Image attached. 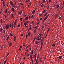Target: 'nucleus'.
Returning <instances> with one entry per match:
<instances>
[{
  "mask_svg": "<svg viewBox=\"0 0 64 64\" xmlns=\"http://www.w3.org/2000/svg\"><path fill=\"white\" fill-rule=\"evenodd\" d=\"M9 26L8 24H6V26H5V28L6 29V30H7L9 28Z\"/></svg>",
  "mask_w": 64,
  "mask_h": 64,
  "instance_id": "nucleus-1",
  "label": "nucleus"
},
{
  "mask_svg": "<svg viewBox=\"0 0 64 64\" xmlns=\"http://www.w3.org/2000/svg\"><path fill=\"white\" fill-rule=\"evenodd\" d=\"M10 4H11V5H12V6H14V4L12 2L10 1Z\"/></svg>",
  "mask_w": 64,
  "mask_h": 64,
  "instance_id": "nucleus-2",
  "label": "nucleus"
},
{
  "mask_svg": "<svg viewBox=\"0 0 64 64\" xmlns=\"http://www.w3.org/2000/svg\"><path fill=\"white\" fill-rule=\"evenodd\" d=\"M58 58L60 59H62V56H59L58 57Z\"/></svg>",
  "mask_w": 64,
  "mask_h": 64,
  "instance_id": "nucleus-3",
  "label": "nucleus"
},
{
  "mask_svg": "<svg viewBox=\"0 0 64 64\" xmlns=\"http://www.w3.org/2000/svg\"><path fill=\"white\" fill-rule=\"evenodd\" d=\"M12 11H13V12H15V8H12Z\"/></svg>",
  "mask_w": 64,
  "mask_h": 64,
  "instance_id": "nucleus-4",
  "label": "nucleus"
},
{
  "mask_svg": "<svg viewBox=\"0 0 64 64\" xmlns=\"http://www.w3.org/2000/svg\"><path fill=\"white\" fill-rule=\"evenodd\" d=\"M35 10H33L32 11V14H34L35 13Z\"/></svg>",
  "mask_w": 64,
  "mask_h": 64,
  "instance_id": "nucleus-5",
  "label": "nucleus"
},
{
  "mask_svg": "<svg viewBox=\"0 0 64 64\" xmlns=\"http://www.w3.org/2000/svg\"><path fill=\"white\" fill-rule=\"evenodd\" d=\"M30 58H31V59L32 60V58H33L32 57V54H30Z\"/></svg>",
  "mask_w": 64,
  "mask_h": 64,
  "instance_id": "nucleus-6",
  "label": "nucleus"
},
{
  "mask_svg": "<svg viewBox=\"0 0 64 64\" xmlns=\"http://www.w3.org/2000/svg\"><path fill=\"white\" fill-rule=\"evenodd\" d=\"M47 18L46 17H45L44 20V21H45L46 20V19H47Z\"/></svg>",
  "mask_w": 64,
  "mask_h": 64,
  "instance_id": "nucleus-7",
  "label": "nucleus"
},
{
  "mask_svg": "<svg viewBox=\"0 0 64 64\" xmlns=\"http://www.w3.org/2000/svg\"><path fill=\"white\" fill-rule=\"evenodd\" d=\"M21 13H22V11L18 12V14L20 15Z\"/></svg>",
  "mask_w": 64,
  "mask_h": 64,
  "instance_id": "nucleus-8",
  "label": "nucleus"
},
{
  "mask_svg": "<svg viewBox=\"0 0 64 64\" xmlns=\"http://www.w3.org/2000/svg\"><path fill=\"white\" fill-rule=\"evenodd\" d=\"M48 14V13H47L45 14H44V16H47V15Z\"/></svg>",
  "mask_w": 64,
  "mask_h": 64,
  "instance_id": "nucleus-9",
  "label": "nucleus"
},
{
  "mask_svg": "<svg viewBox=\"0 0 64 64\" xmlns=\"http://www.w3.org/2000/svg\"><path fill=\"white\" fill-rule=\"evenodd\" d=\"M12 45V43H11V42H10V43L9 46H11Z\"/></svg>",
  "mask_w": 64,
  "mask_h": 64,
  "instance_id": "nucleus-10",
  "label": "nucleus"
},
{
  "mask_svg": "<svg viewBox=\"0 0 64 64\" xmlns=\"http://www.w3.org/2000/svg\"><path fill=\"white\" fill-rule=\"evenodd\" d=\"M59 5H56V8L57 9L59 8Z\"/></svg>",
  "mask_w": 64,
  "mask_h": 64,
  "instance_id": "nucleus-11",
  "label": "nucleus"
},
{
  "mask_svg": "<svg viewBox=\"0 0 64 64\" xmlns=\"http://www.w3.org/2000/svg\"><path fill=\"white\" fill-rule=\"evenodd\" d=\"M6 62H7V60H5L4 61V64H5V63H6Z\"/></svg>",
  "mask_w": 64,
  "mask_h": 64,
  "instance_id": "nucleus-12",
  "label": "nucleus"
},
{
  "mask_svg": "<svg viewBox=\"0 0 64 64\" xmlns=\"http://www.w3.org/2000/svg\"><path fill=\"white\" fill-rule=\"evenodd\" d=\"M28 17H26L25 18V19L24 20H28Z\"/></svg>",
  "mask_w": 64,
  "mask_h": 64,
  "instance_id": "nucleus-13",
  "label": "nucleus"
},
{
  "mask_svg": "<svg viewBox=\"0 0 64 64\" xmlns=\"http://www.w3.org/2000/svg\"><path fill=\"white\" fill-rule=\"evenodd\" d=\"M58 15H59L58 14H57L55 17V18H57V17H58Z\"/></svg>",
  "mask_w": 64,
  "mask_h": 64,
  "instance_id": "nucleus-14",
  "label": "nucleus"
},
{
  "mask_svg": "<svg viewBox=\"0 0 64 64\" xmlns=\"http://www.w3.org/2000/svg\"><path fill=\"white\" fill-rule=\"evenodd\" d=\"M20 24H19V25H18V28L20 27Z\"/></svg>",
  "mask_w": 64,
  "mask_h": 64,
  "instance_id": "nucleus-15",
  "label": "nucleus"
},
{
  "mask_svg": "<svg viewBox=\"0 0 64 64\" xmlns=\"http://www.w3.org/2000/svg\"><path fill=\"white\" fill-rule=\"evenodd\" d=\"M3 29L1 28V29H0V32H2V31H3Z\"/></svg>",
  "mask_w": 64,
  "mask_h": 64,
  "instance_id": "nucleus-16",
  "label": "nucleus"
},
{
  "mask_svg": "<svg viewBox=\"0 0 64 64\" xmlns=\"http://www.w3.org/2000/svg\"><path fill=\"white\" fill-rule=\"evenodd\" d=\"M9 36H8L7 38H6V40H7L8 39H9Z\"/></svg>",
  "mask_w": 64,
  "mask_h": 64,
  "instance_id": "nucleus-17",
  "label": "nucleus"
},
{
  "mask_svg": "<svg viewBox=\"0 0 64 64\" xmlns=\"http://www.w3.org/2000/svg\"><path fill=\"white\" fill-rule=\"evenodd\" d=\"M28 36H30V32H28Z\"/></svg>",
  "mask_w": 64,
  "mask_h": 64,
  "instance_id": "nucleus-18",
  "label": "nucleus"
},
{
  "mask_svg": "<svg viewBox=\"0 0 64 64\" xmlns=\"http://www.w3.org/2000/svg\"><path fill=\"white\" fill-rule=\"evenodd\" d=\"M35 43H36V44H38V42H37V41H36L35 42Z\"/></svg>",
  "mask_w": 64,
  "mask_h": 64,
  "instance_id": "nucleus-19",
  "label": "nucleus"
},
{
  "mask_svg": "<svg viewBox=\"0 0 64 64\" xmlns=\"http://www.w3.org/2000/svg\"><path fill=\"white\" fill-rule=\"evenodd\" d=\"M38 27V26H37L36 27H34V28H36V29H37Z\"/></svg>",
  "mask_w": 64,
  "mask_h": 64,
  "instance_id": "nucleus-20",
  "label": "nucleus"
},
{
  "mask_svg": "<svg viewBox=\"0 0 64 64\" xmlns=\"http://www.w3.org/2000/svg\"><path fill=\"white\" fill-rule=\"evenodd\" d=\"M26 22H27V23H26V24H27L29 23V21L28 20L26 21Z\"/></svg>",
  "mask_w": 64,
  "mask_h": 64,
  "instance_id": "nucleus-21",
  "label": "nucleus"
},
{
  "mask_svg": "<svg viewBox=\"0 0 64 64\" xmlns=\"http://www.w3.org/2000/svg\"><path fill=\"white\" fill-rule=\"evenodd\" d=\"M42 12L43 13H44L45 12V10H43L42 11Z\"/></svg>",
  "mask_w": 64,
  "mask_h": 64,
  "instance_id": "nucleus-22",
  "label": "nucleus"
},
{
  "mask_svg": "<svg viewBox=\"0 0 64 64\" xmlns=\"http://www.w3.org/2000/svg\"><path fill=\"white\" fill-rule=\"evenodd\" d=\"M20 20H21V21H22V18H20Z\"/></svg>",
  "mask_w": 64,
  "mask_h": 64,
  "instance_id": "nucleus-23",
  "label": "nucleus"
},
{
  "mask_svg": "<svg viewBox=\"0 0 64 64\" xmlns=\"http://www.w3.org/2000/svg\"><path fill=\"white\" fill-rule=\"evenodd\" d=\"M48 16H49V14H48L47 16L46 17V18H48Z\"/></svg>",
  "mask_w": 64,
  "mask_h": 64,
  "instance_id": "nucleus-24",
  "label": "nucleus"
},
{
  "mask_svg": "<svg viewBox=\"0 0 64 64\" xmlns=\"http://www.w3.org/2000/svg\"><path fill=\"white\" fill-rule=\"evenodd\" d=\"M10 36H13V35H12V34H11V33H10Z\"/></svg>",
  "mask_w": 64,
  "mask_h": 64,
  "instance_id": "nucleus-25",
  "label": "nucleus"
},
{
  "mask_svg": "<svg viewBox=\"0 0 64 64\" xmlns=\"http://www.w3.org/2000/svg\"><path fill=\"white\" fill-rule=\"evenodd\" d=\"M24 26H27V24H26V23H24Z\"/></svg>",
  "mask_w": 64,
  "mask_h": 64,
  "instance_id": "nucleus-26",
  "label": "nucleus"
},
{
  "mask_svg": "<svg viewBox=\"0 0 64 64\" xmlns=\"http://www.w3.org/2000/svg\"><path fill=\"white\" fill-rule=\"evenodd\" d=\"M36 30H34V33H35V32H36Z\"/></svg>",
  "mask_w": 64,
  "mask_h": 64,
  "instance_id": "nucleus-27",
  "label": "nucleus"
},
{
  "mask_svg": "<svg viewBox=\"0 0 64 64\" xmlns=\"http://www.w3.org/2000/svg\"><path fill=\"white\" fill-rule=\"evenodd\" d=\"M23 16H27V15H26L24 14H23Z\"/></svg>",
  "mask_w": 64,
  "mask_h": 64,
  "instance_id": "nucleus-28",
  "label": "nucleus"
},
{
  "mask_svg": "<svg viewBox=\"0 0 64 64\" xmlns=\"http://www.w3.org/2000/svg\"><path fill=\"white\" fill-rule=\"evenodd\" d=\"M51 2V0H49V3H50Z\"/></svg>",
  "mask_w": 64,
  "mask_h": 64,
  "instance_id": "nucleus-29",
  "label": "nucleus"
},
{
  "mask_svg": "<svg viewBox=\"0 0 64 64\" xmlns=\"http://www.w3.org/2000/svg\"><path fill=\"white\" fill-rule=\"evenodd\" d=\"M61 17H60L59 18H58V19H59V20H60V19H61Z\"/></svg>",
  "mask_w": 64,
  "mask_h": 64,
  "instance_id": "nucleus-30",
  "label": "nucleus"
},
{
  "mask_svg": "<svg viewBox=\"0 0 64 64\" xmlns=\"http://www.w3.org/2000/svg\"><path fill=\"white\" fill-rule=\"evenodd\" d=\"M41 38H42V37H40V39H39V40H41Z\"/></svg>",
  "mask_w": 64,
  "mask_h": 64,
  "instance_id": "nucleus-31",
  "label": "nucleus"
},
{
  "mask_svg": "<svg viewBox=\"0 0 64 64\" xmlns=\"http://www.w3.org/2000/svg\"><path fill=\"white\" fill-rule=\"evenodd\" d=\"M39 35H40V36H41L42 35V34H41L40 33L39 34Z\"/></svg>",
  "mask_w": 64,
  "mask_h": 64,
  "instance_id": "nucleus-32",
  "label": "nucleus"
},
{
  "mask_svg": "<svg viewBox=\"0 0 64 64\" xmlns=\"http://www.w3.org/2000/svg\"><path fill=\"white\" fill-rule=\"evenodd\" d=\"M36 37H35L34 38V40H35V39H36Z\"/></svg>",
  "mask_w": 64,
  "mask_h": 64,
  "instance_id": "nucleus-33",
  "label": "nucleus"
},
{
  "mask_svg": "<svg viewBox=\"0 0 64 64\" xmlns=\"http://www.w3.org/2000/svg\"><path fill=\"white\" fill-rule=\"evenodd\" d=\"M55 44H52V46L53 47L54 46H55Z\"/></svg>",
  "mask_w": 64,
  "mask_h": 64,
  "instance_id": "nucleus-34",
  "label": "nucleus"
},
{
  "mask_svg": "<svg viewBox=\"0 0 64 64\" xmlns=\"http://www.w3.org/2000/svg\"><path fill=\"white\" fill-rule=\"evenodd\" d=\"M9 55V53H8L7 54V56H8Z\"/></svg>",
  "mask_w": 64,
  "mask_h": 64,
  "instance_id": "nucleus-35",
  "label": "nucleus"
},
{
  "mask_svg": "<svg viewBox=\"0 0 64 64\" xmlns=\"http://www.w3.org/2000/svg\"><path fill=\"white\" fill-rule=\"evenodd\" d=\"M20 5H23V3L21 2L20 3Z\"/></svg>",
  "mask_w": 64,
  "mask_h": 64,
  "instance_id": "nucleus-36",
  "label": "nucleus"
},
{
  "mask_svg": "<svg viewBox=\"0 0 64 64\" xmlns=\"http://www.w3.org/2000/svg\"><path fill=\"white\" fill-rule=\"evenodd\" d=\"M39 22H38L37 23V26H38V25H39Z\"/></svg>",
  "mask_w": 64,
  "mask_h": 64,
  "instance_id": "nucleus-37",
  "label": "nucleus"
},
{
  "mask_svg": "<svg viewBox=\"0 0 64 64\" xmlns=\"http://www.w3.org/2000/svg\"><path fill=\"white\" fill-rule=\"evenodd\" d=\"M14 25H16V22H15L14 23Z\"/></svg>",
  "mask_w": 64,
  "mask_h": 64,
  "instance_id": "nucleus-38",
  "label": "nucleus"
},
{
  "mask_svg": "<svg viewBox=\"0 0 64 64\" xmlns=\"http://www.w3.org/2000/svg\"><path fill=\"white\" fill-rule=\"evenodd\" d=\"M36 56H35V58H34L35 60H36Z\"/></svg>",
  "mask_w": 64,
  "mask_h": 64,
  "instance_id": "nucleus-39",
  "label": "nucleus"
},
{
  "mask_svg": "<svg viewBox=\"0 0 64 64\" xmlns=\"http://www.w3.org/2000/svg\"><path fill=\"white\" fill-rule=\"evenodd\" d=\"M18 8H20V6H18Z\"/></svg>",
  "mask_w": 64,
  "mask_h": 64,
  "instance_id": "nucleus-40",
  "label": "nucleus"
},
{
  "mask_svg": "<svg viewBox=\"0 0 64 64\" xmlns=\"http://www.w3.org/2000/svg\"><path fill=\"white\" fill-rule=\"evenodd\" d=\"M42 45H43V43H42V42L41 44V46H42Z\"/></svg>",
  "mask_w": 64,
  "mask_h": 64,
  "instance_id": "nucleus-41",
  "label": "nucleus"
},
{
  "mask_svg": "<svg viewBox=\"0 0 64 64\" xmlns=\"http://www.w3.org/2000/svg\"><path fill=\"white\" fill-rule=\"evenodd\" d=\"M25 44H23V46H25Z\"/></svg>",
  "mask_w": 64,
  "mask_h": 64,
  "instance_id": "nucleus-42",
  "label": "nucleus"
},
{
  "mask_svg": "<svg viewBox=\"0 0 64 64\" xmlns=\"http://www.w3.org/2000/svg\"><path fill=\"white\" fill-rule=\"evenodd\" d=\"M44 5L43 4H42L41 6V7H43Z\"/></svg>",
  "mask_w": 64,
  "mask_h": 64,
  "instance_id": "nucleus-43",
  "label": "nucleus"
},
{
  "mask_svg": "<svg viewBox=\"0 0 64 64\" xmlns=\"http://www.w3.org/2000/svg\"><path fill=\"white\" fill-rule=\"evenodd\" d=\"M33 51L32 50V54H33Z\"/></svg>",
  "mask_w": 64,
  "mask_h": 64,
  "instance_id": "nucleus-44",
  "label": "nucleus"
},
{
  "mask_svg": "<svg viewBox=\"0 0 64 64\" xmlns=\"http://www.w3.org/2000/svg\"><path fill=\"white\" fill-rule=\"evenodd\" d=\"M30 17H31V16H30V15L29 16V17H28V18L30 19Z\"/></svg>",
  "mask_w": 64,
  "mask_h": 64,
  "instance_id": "nucleus-45",
  "label": "nucleus"
},
{
  "mask_svg": "<svg viewBox=\"0 0 64 64\" xmlns=\"http://www.w3.org/2000/svg\"><path fill=\"white\" fill-rule=\"evenodd\" d=\"M37 40H39V38H38V39H37Z\"/></svg>",
  "mask_w": 64,
  "mask_h": 64,
  "instance_id": "nucleus-46",
  "label": "nucleus"
},
{
  "mask_svg": "<svg viewBox=\"0 0 64 64\" xmlns=\"http://www.w3.org/2000/svg\"><path fill=\"white\" fill-rule=\"evenodd\" d=\"M33 58H35V55H34L33 56Z\"/></svg>",
  "mask_w": 64,
  "mask_h": 64,
  "instance_id": "nucleus-47",
  "label": "nucleus"
},
{
  "mask_svg": "<svg viewBox=\"0 0 64 64\" xmlns=\"http://www.w3.org/2000/svg\"><path fill=\"white\" fill-rule=\"evenodd\" d=\"M14 3H15V5H16V4L17 3L16 2H14Z\"/></svg>",
  "mask_w": 64,
  "mask_h": 64,
  "instance_id": "nucleus-48",
  "label": "nucleus"
},
{
  "mask_svg": "<svg viewBox=\"0 0 64 64\" xmlns=\"http://www.w3.org/2000/svg\"><path fill=\"white\" fill-rule=\"evenodd\" d=\"M49 6H48V7H47V8L48 9H49Z\"/></svg>",
  "mask_w": 64,
  "mask_h": 64,
  "instance_id": "nucleus-49",
  "label": "nucleus"
},
{
  "mask_svg": "<svg viewBox=\"0 0 64 64\" xmlns=\"http://www.w3.org/2000/svg\"><path fill=\"white\" fill-rule=\"evenodd\" d=\"M33 15H32V18H33Z\"/></svg>",
  "mask_w": 64,
  "mask_h": 64,
  "instance_id": "nucleus-50",
  "label": "nucleus"
},
{
  "mask_svg": "<svg viewBox=\"0 0 64 64\" xmlns=\"http://www.w3.org/2000/svg\"><path fill=\"white\" fill-rule=\"evenodd\" d=\"M42 48V46H41L40 49H41V48Z\"/></svg>",
  "mask_w": 64,
  "mask_h": 64,
  "instance_id": "nucleus-51",
  "label": "nucleus"
},
{
  "mask_svg": "<svg viewBox=\"0 0 64 64\" xmlns=\"http://www.w3.org/2000/svg\"><path fill=\"white\" fill-rule=\"evenodd\" d=\"M36 55H37V54H35V57H36Z\"/></svg>",
  "mask_w": 64,
  "mask_h": 64,
  "instance_id": "nucleus-52",
  "label": "nucleus"
},
{
  "mask_svg": "<svg viewBox=\"0 0 64 64\" xmlns=\"http://www.w3.org/2000/svg\"><path fill=\"white\" fill-rule=\"evenodd\" d=\"M26 3H28V1H27V0H26Z\"/></svg>",
  "mask_w": 64,
  "mask_h": 64,
  "instance_id": "nucleus-53",
  "label": "nucleus"
},
{
  "mask_svg": "<svg viewBox=\"0 0 64 64\" xmlns=\"http://www.w3.org/2000/svg\"><path fill=\"white\" fill-rule=\"evenodd\" d=\"M4 16L5 18H6V17H7V16H6V15L5 16L4 15Z\"/></svg>",
  "mask_w": 64,
  "mask_h": 64,
  "instance_id": "nucleus-54",
  "label": "nucleus"
},
{
  "mask_svg": "<svg viewBox=\"0 0 64 64\" xmlns=\"http://www.w3.org/2000/svg\"><path fill=\"white\" fill-rule=\"evenodd\" d=\"M36 64H38V62L37 61H36Z\"/></svg>",
  "mask_w": 64,
  "mask_h": 64,
  "instance_id": "nucleus-55",
  "label": "nucleus"
},
{
  "mask_svg": "<svg viewBox=\"0 0 64 64\" xmlns=\"http://www.w3.org/2000/svg\"><path fill=\"white\" fill-rule=\"evenodd\" d=\"M14 39H16V36H14Z\"/></svg>",
  "mask_w": 64,
  "mask_h": 64,
  "instance_id": "nucleus-56",
  "label": "nucleus"
},
{
  "mask_svg": "<svg viewBox=\"0 0 64 64\" xmlns=\"http://www.w3.org/2000/svg\"><path fill=\"white\" fill-rule=\"evenodd\" d=\"M42 1H43V2H45V0H43Z\"/></svg>",
  "mask_w": 64,
  "mask_h": 64,
  "instance_id": "nucleus-57",
  "label": "nucleus"
},
{
  "mask_svg": "<svg viewBox=\"0 0 64 64\" xmlns=\"http://www.w3.org/2000/svg\"><path fill=\"white\" fill-rule=\"evenodd\" d=\"M50 28H49L48 30V32L49 31Z\"/></svg>",
  "mask_w": 64,
  "mask_h": 64,
  "instance_id": "nucleus-58",
  "label": "nucleus"
},
{
  "mask_svg": "<svg viewBox=\"0 0 64 64\" xmlns=\"http://www.w3.org/2000/svg\"><path fill=\"white\" fill-rule=\"evenodd\" d=\"M31 28V27H30V28H29V29H30V30H31V28Z\"/></svg>",
  "mask_w": 64,
  "mask_h": 64,
  "instance_id": "nucleus-59",
  "label": "nucleus"
},
{
  "mask_svg": "<svg viewBox=\"0 0 64 64\" xmlns=\"http://www.w3.org/2000/svg\"><path fill=\"white\" fill-rule=\"evenodd\" d=\"M10 27H11V24L10 25Z\"/></svg>",
  "mask_w": 64,
  "mask_h": 64,
  "instance_id": "nucleus-60",
  "label": "nucleus"
},
{
  "mask_svg": "<svg viewBox=\"0 0 64 64\" xmlns=\"http://www.w3.org/2000/svg\"><path fill=\"white\" fill-rule=\"evenodd\" d=\"M28 54V55H27L29 57V54Z\"/></svg>",
  "mask_w": 64,
  "mask_h": 64,
  "instance_id": "nucleus-61",
  "label": "nucleus"
},
{
  "mask_svg": "<svg viewBox=\"0 0 64 64\" xmlns=\"http://www.w3.org/2000/svg\"><path fill=\"white\" fill-rule=\"evenodd\" d=\"M63 5H64V1H63Z\"/></svg>",
  "mask_w": 64,
  "mask_h": 64,
  "instance_id": "nucleus-62",
  "label": "nucleus"
},
{
  "mask_svg": "<svg viewBox=\"0 0 64 64\" xmlns=\"http://www.w3.org/2000/svg\"><path fill=\"white\" fill-rule=\"evenodd\" d=\"M8 10H5L6 12H7V11Z\"/></svg>",
  "mask_w": 64,
  "mask_h": 64,
  "instance_id": "nucleus-63",
  "label": "nucleus"
},
{
  "mask_svg": "<svg viewBox=\"0 0 64 64\" xmlns=\"http://www.w3.org/2000/svg\"><path fill=\"white\" fill-rule=\"evenodd\" d=\"M42 18H40V20H42Z\"/></svg>",
  "mask_w": 64,
  "mask_h": 64,
  "instance_id": "nucleus-64",
  "label": "nucleus"
}]
</instances>
